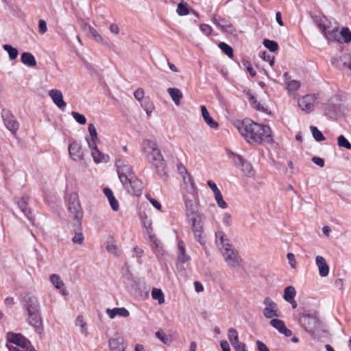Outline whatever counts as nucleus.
<instances>
[{"instance_id": "obj_1", "label": "nucleus", "mask_w": 351, "mask_h": 351, "mask_svg": "<svg viewBox=\"0 0 351 351\" xmlns=\"http://www.w3.org/2000/svg\"><path fill=\"white\" fill-rule=\"evenodd\" d=\"M241 134L250 144L260 145L263 142L273 143L271 128L266 125L245 120L239 127Z\"/></svg>"}, {"instance_id": "obj_2", "label": "nucleus", "mask_w": 351, "mask_h": 351, "mask_svg": "<svg viewBox=\"0 0 351 351\" xmlns=\"http://www.w3.org/2000/svg\"><path fill=\"white\" fill-rule=\"evenodd\" d=\"M143 152L148 162L156 169L158 175L164 179L167 178L163 156L157 144L151 140H145L143 143Z\"/></svg>"}, {"instance_id": "obj_3", "label": "nucleus", "mask_w": 351, "mask_h": 351, "mask_svg": "<svg viewBox=\"0 0 351 351\" xmlns=\"http://www.w3.org/2000/svg\"><path fill=\"white\" fill-rule=\"evenodd\" d=\"M186 217L191 224V228L197 241L201 244L204 243V225L206 220L205 215L197 212L191 213Z\"/></svg>"}, {"instance_id": "obj_4", "label": "nucleus", "mask_w": 351, "mask_h": 351, "mask_svg": "<svg viewBox=\"0 0 351 351\" xmlns=\"http://www.w3.org/2000/svg\"><path fill=\"white\" fill-rule=\"evenodd\" d=\"M117 171L119 178L125 188H128V180L134 176L132 168L122 159L116 160Z\"/></svg>"}, {"instance_id": "obj_5", "label": "nucleus", "mask_w": 351, "mask_h": 351, "mask_svg": "<svg viewBox=\"0 0 351 351\" xmlns=\"http://www.w3.org/2000/svg\"><path fill=\"white\" fill-rule=\"evenodd\" d=\"M68 209L76 220L78 226L81 225V220L83 213L79 201V196L77 193H71L68 197Z\"/></svg>"}, {"instance_id": "obj_6", "label": "nucleus", "mask_w": 351, "mask_h": 351, "mask_svg": "<svg viewBox=\"0 0 351 351\" xmlns=\"http://www.w3.org/2000/svg\"><path fill=\"white\" fill-rule=\"evenodd\" d=\"M7 347L10 351H12V348H19L21 347H32L29 341L21 334L8 333L7 335Z\"/></svg>"}, {"instance_id": "obj_7", "label": "nucleus", "mask_w": 351, "mask_h": 351, "mask_svg": "<svg viewBox=\"0 0 351 351\" xmlns=\"http://www.w3.org/2000/svg\"><path fill=\"white\" fill-rule=\"evenodd\" d=\"M301 326L308 332L314 333L319 327V321L314 315L303 314L299 319Z\"/></svg>"}, {"instance_id": "obj_8", "label": "nucleus", "mask_w": 351, "mask_h": 351, "mask_svg": "<svg viewBox=\"0 0 351 351\" xmlns=\"http://www.w3.org/2000/svg\"><path fill=\"white\" fill-rule=\"evenodd\" d=\"M265 308L263 311L264 316L267 319H271L273 317H278L280 316V311L276 303H275L270 298L267 297L265 298L263 301Z\"/></svg>"}, {"instance_id": "obj_9", "label": "nucleus", "mask_w": 351, "mask_h": 351, "mask_svg": "<svg viewBox=\"0 0 351 351\" xmlns=\"http://www.w3.org/2000/svg\"><path fill=\"white\" fill-rule=\"evenodd\" d=\"M315 101L316 97L315 95H306L298 99V106L302 111L308 113L313 110Z\"/></svg>"}, {"instance_id": "obj_10", "label": "nucleus", "mask_w": 351, "mask_h": 351, "mask_svg": "<svg viewBox=\"0 0 351 351\" xmlns=\"http://www.w3.org/2000/svg\"><path fill=\"white\" fill-rule=\"evenodd\" d=\"M215 243L221 252L232 247L228 236L221 230L215 232Z\"/></svg>"}, {"instance_id": "obj_11", "label": "nucleus", "mask_w": 351, "mask_h": 351, "mask_svg": "<svg viewBox=\"0 0 351 351\" xmlns=\"http://www.w3.org/2000/svg\"><path fill=\"white\" fill-rule=\"evenodd\" d=\"M2 117L5 127L13 134H16L19 125L14 116L9 111H3L2 113Z\"/></svg>"}, {"instance_id": "obj_12", "label": "nucleus", "mask_w": 351, "mask_h": 351, "mask_svg": "<svg viewBox=\"0 0 351 351\" xmlns=\"http://www.w3.org/2000/svg\"><path fill=\"white\" fill-rule=\"evenodd\" d=\"M70 157L75 161H80L84 159V152L82 145L77 141L72 142L69 147Z\"/></svg>"}, {"instance_id": "obj_13", "label": "nucleus", "mask_w": 351, "mask_h": 351, "mask_svg": "<svg viewBox=\"0 0 351 351\" xmlns=\"http://www.w3.org/2000/svg\"><path fill=\"white\" fill-rule=\"evenodd\" d=\"M48 95L58 108L61 110H64L65 108L66 103L64 101L63 95L61 90L58 89H51L49 91Z\"/></svg>"}, {"instance_id": "obj_14", "label": "nucleus", "mask_w": 351, "mask_h": 351, "mask_svg": "<svg viewBox=\"0 0 351 351\" xmlns=\"http://www.w3.org/2000/svg\"><path fill=\"white\" fill-rule=\"evenodd\" d=\"M128 186V188L126 189L130 193L136 196L141 194L143 187V183L135 176L132 179H129Z\"/></svg>"}, {"instance_id": "obj_15", "label": "nucleus", "mask_w": 351, "mask_h": 351, "mask_svg": "<svg viewBox=\"0 0 351 351\" xmlns=\"http://www.w3.org/2000/svg\"><path fill=\"white\" fill-rule=\"evenodd\" d=\"M221 254L223 256L224 260L228 263H239L242 261V258L239 255V252L232 247L221 252Z\"/></svg>"}, {"instance_id": "obj_16", "label": "nucleus", "mask_w": 351, "mask_h": 351, "mask_svg": "<svg viewBox=\"0 0 351 351\" xmlns=\"http://www.w3.org/2000/svg\"><path fill=\"white\" fill-rule=\"evenodd\" d=\"M109 347L110 351H125L123 337L116 334L109 340Z\"/></svg>"}, {"instance_id": "obj_17", "label": "nucleus", "mask_w": 351, "mask_h": 351, "mask_svg": "<svg viewBox=\"0 0 351 351\" xmlns=\"http://www.w3.org/2000/svg\"><path fill=\"white\" fill-rule=\"evenodd\" d=\"M24 306L28 314L40 313L38 300L34 296L27 297Z\"/></svg>"}, {"instance_id": "obj_18", "label": "nucleus", "mask_w": 351, "mask_h": 351, "mask_svg": "<svg viewBox=\"0 0 351 351\" xmlns=\"http://www.w3.org/2000/svg\"><path fill=\"white\" fill-rule=\"evenodd\" d=\"M88 147L91 149V155L95 162H106L108 161L109 156L108 155L102 154L98 149L97 144L92 143V144L90 145H88Z\"/></svg>"}, {"instance_id": "obj_19", "label": "nucleus", "mask_w": 351, "mask_h": 351, "mask_svg": "<svg viewBox=\"0 0 351 351\" xmlns=\"http://www.w3.org/2000/svg\"><path fill=\"white\" fill-rule=\"evenodd\" d=\"M27 320L38 333L40 334L42 332L43 327L40 313L28 314Z\"/></svg>"}, {"instance_id": "obj_20", "label": "nucleus", "mask_w": 351, "mask_h": 351, "mask_svg": "<svg viewBox=\"0 0 351 351\" xmlns=\"http://www.w3.org/2000/svg\"><path fill=\"white\" fill-rule=\"evenodd\" d=\"M270 324L276 328L280 333L283 334L285 337H290L292 335L291 330L288 329L285 322L279 319H272Z\"/></svg>"}, {"instance_id": "obj_21", "label": "nucleus", "mask_w": 351, "mask_h": 351, "mask_svg": "<svg viewBox=\"0 0 351 351\" xmlns=\"http://www.w3.org/2000/svg\"><path fill=\"white\" fill-rule=\"evenodd\" d=\"M106 312L110 319H114L116 316L128 317L130 315V312L124 307L107 308Z\"/></svg>"}, {"instance_id": "obj_22", "label": "nucleus", "mask_w": 351, "mask_h": 351, "mask_svg": "<svg viewBox=\"0 0 351 351\" xmlns=\"http://www.w3.org/2000/svg\"><path fill=\"white\" fill-rule=\"evenodd\" d=\"M151 246L156 254H162L164 250L161 241L157 238L154 233L148 236Z\"/></svg>"}, {"instance_id": "obj_23", "label": "nucleus", "mask_w": 351, "mask_h": 351, "mask_svg": "<svg viewBox=\"0 0 351 351\" xmlns=\"http://www.w3.org/2000/svg\"><path fill=\"white\" fill-rule=\"evenodd\" d=\"M201 112L202 116L206 123V124L210 126L211 128L217 129L219 126V124L217 121H215L210 115L207 108L205 106H201Z\"/></svg>"}, {"instance_id": "obj_24", "label": "nucleus", "mask_w": 351, "mask_h": 351, "mask_svg": "<svg viewBox=\"0 0 351 351\" xmlns=\"http://www.w3.org/2000/svg\"><path fill=\"white\" fill-rule=\"evenodd\" d=\"M88 131L90 136L89 137L86 138L88 145H90L92 143L97 144V143L99 141V138L96 128L93 123H89Z\"/></svg>"}, {"instance_id": "obj_25", "label": "nucleus", "mask_w": 351, "mask_h": 351, "mask_svg": "<svg viewBox=\"0 0 351 351\" xmlns=\"http://www.w3.org/2000/svg\"><path fill=\"white\" fill-rule=\"evenodd\" d=\"M167 92L174 104L176 106H179L181 99L183 97L181 90L177 88H169Z\"/></svg>"}, {"instance_id": "obj_26", "label": "nucleus", "mask_w": 351, "mask_h": 351, "mask_svg": "<svg viewBox=\"0 0 351 351\" xmlns=\"http://www.w3.org/2000/svg\"><path fill=\"white\" fill-rule=\"evenodd\" d=\"M178 258L182 263L190 261V256L186 254L184 244L182 241L178 242Z\"/></svg>"}, {"instance_id": "obj_27", "label": "nucleus", "mask_w": 351, "mask_h": 351, "mask_svg": "<svg viewBox=\"0 0 351 351\" xmlns=\"http://www.w3.org/2000/svg\"><path fill=\"white\" fill-rule=\"evenodd\" d=\"M89 34L91 36V37L98 43H100L104 46L109 47L108 42L104 39L98 32L97 31L94 29L90 25H88V27Z\"/></svg>"}, {"instance_id": "obj_28", "label": "nucleus", "mask_w": 351, "mask_h": 351, "mask_svg": "<svg viewBox=\"0 0 351 351\" xmlns=\"http://www.w3.org/2000/svg\"><path fill=\"white\" fill-rule=\"evenodd\" d=\"M17 204L19 208L21 210L23 214L28 218L30 219V210L28 208V197H22L17 200Z\"/></svg>"}, {"instance_id": "obj_29", "label": "nucleus", "mask_w": 351, "mask_h": 351, "mask_svg": "<svg viewBox=\"0 0 351 351\" xmlns=\"http://www.w3.org/2000/svg\"><path fill=\"white\" fill-rule=\"evenodd\" d=\"M212 21L223 31L229 32L232 28V25L230 23H227L223 19L217 17L216 15L213 16Z\"/></svg>"}, {"instance_id": "obj_30", "label": "nucleus", "mask_w": 351, "mask_h": 351, "mask_svg": "<svg viewBox=\"0 0 351 351\" xmlns=\"http://www.w3.org/2000/svg\"><path fill=\"white\" fill-rule=\"evenodd\" d=\"M21 62L29 66H35L36 65V61L34 56L29 52H24L21 56Z\"/></svg>"}, {"instance_id": "obj_31", "label": "nucleus", "mask_w": 351, "mask_h": 351, "mask_svg": "<svg viewBox=\"0 0 351 351\" xmlns=\"http://www.w3.org/2000/svg\"><path fill=\"white\" fill-rule=\"evenodd\" d=\"M141 222L143 227L145 229L146 234L149 236L154 233V229L152 226V221L147 216H141Z\"/></svg>"}, {"instance_id": "obj_32", "label": "nucleus", "mask_w": 351, "mask_h": 351, "mask_svg": "<svg viewBox=\"0 0 351 351\" xmlns=\"http://www.w3.org/2000/svg\"><path fill=\"white\" fill-rule=\"evenodd\" d=\"M300 86V82L295 80H289L286 83V88L289 94L298 90Z\"/></svg>"}, {"instance_id": "obj_33", "label": "nucleus", "mask_w": 351, "mask_h": 351, "mask_svg": "<svg viewBox=\"0 0 351 351\" xmlns=\"http://www.w3.org/2000/svg\"><path fill=\"white\" fill-rule=\"evenodd\" d=\"M295 295H296V291H295V288L292 286H289V287H286L284 291L283 298L287 302H291V300H293V299H295Z\"/></svg>"}, {"instance_id": "obj_34", "label": "nucleus", "mask_w": 351, "mask_h": 351, "mask_svg": "<svg viewBox=\"0 0 351 351\" xmlns=\"http://www.w3.org/2000/svg\"><path fill=\"white\" fill-rule=\"evenodd\" d=\"M241 169L247 177L251 178L254 176V171L252 165L246 160L241 165Z\"/></svg>"}, {"instance_id": "obj_35", "label": "nucleus", "mask_w": 351, "mask_h": 351, "mask_svg": "<svg viewBox=\"0 0 351 351\" xmlns=\"http://www.w3.org/2000/svg\"><path fill=\"white\" fill-rule=\"evenodd\" d=\"M75 325L80 328V332L86 335H88L87 323L82 315H78L75 319Z\"/></svg>"}, {"instance_id": "obj_36", "label": "nucleus", "mask_w": 351, "mask_h": 351, "mask_svg": "<svg viewBox=\"0 0 351 351\" xmlns=\"http://www.w3.org/2000/svg\"><path fill=\"white\" fill-rule=\"evenodd\" d=\"M152 297L154 300H158L159 304L165 302L164 293L160 289L154 288L152 291Z\"/></svg>"}, {"instance_id": "obj_37", "label": "nucleus", "mask_w": 351, "mask_h": 351, "mask_svg": "<svg viewBox=\"0 0 351 351\" xmlns=\"http://www.w3.org/2000/svg\"><path fill=\"white\" fill-rule=\"evenodd\" d=\"M247 97L249 99V101L251 104V106L258 111H264L265 108L256 99V98L254 97V95L251 93H247Z\"/></svg>"}, {"instance_id": "obj_38", "label": "nucleus", "mask_w": 351, "mask_h": 351, "mask_svg": "<svg viewBox=\"0 0 351 351\" xmlns=\"http://www.w3.org/2000/svg\"><path fill=\"white\" fill-rule=\"evenodd\" d=\"M184 205L186 216L189 215L191 213H195L198 212L192 200L185 198Z\"/></svg>"}, {"instance_id": "obj_39", "label": "nucleus", "mask_w": 351, "mask_h": 351, "mask_svg": "<svg viewBox=\"0 0 351 351\" xmlns=\"http://www.w3.org/2000/svg\"><path fill=\"white\" fill-rule=\"evenodd\" d=\"M155 335L158 339H159L163 343L166 345H169L172 341L171 337L169 335L165 334L164 332L161 330L157 331Z\"/></svg>"}, {"instance_id": "obj_40", "label": "nucleus", "mask_w": 351, "mask_h": 351, "mask_svg": "<svg viewBox=\"0 0 351 351\" xmlns=\"http://www.w3.org/2000/svg\"><path fill=\"white\" fill-rule=\"evenodd\" d=\"M228 337L231 343V344L233 346L235 343H237L239 342V335L238 332L236 329L233 328H230L228 330Z\"/></svg>"}, {"instance_id": "obj_41", "label": "nucleus", "mask_w": 351, "mask_h": 351, "mask_svg": "<svg viewBox=\"0 0 351 351\" xmlns=\"http://www.w3.org/2000/svg\"><path fill=\"white\" fill-rule=\"evenodd\" d=\"M3 48L4 49L5 51H6L9 55V57L11 60H14L17 58L18 55H19V51L18 50L13 47L12 45H4L3 46Z\"/></svg>"}, {"instance_id": "obj_42", "label": "nucleus", "mask_w": 351, "mask_h": 351, "mask_svg": "<svg viewBox=\"0 0 351 351\" xmlns=\"http://www.w3.org/2000/svg\"><path fill=\"white\" fill-rule=\"evenodd\" d=\"M310 130L312 132L313 136L316 141L320 142L325 140V137L320 130L315 126H311Z\"/></svg>"}, {"instance_id": "obj_43", "label": "nucleus", "mask_w": 351, "mask_h": 351, "mask_svg": "<svg viewBox=\"0 0 351 351\" xmlns=\"http://www.w3.org/2000/svg\"><path fill=\"white\" fill-rule=\"evenodd\" d=\"M215 199L218 206L222 209H225L228 207L227 203L223 200L221 191H219L214 194Z\"/></svg>"}, {"instance_id": "obj_44", "label": "nucleus", "mask_w": 351, "mask_h": 351, "mask_svg": "<svg viewBox=\"0 0 351 351\" xmlns=\"http://www.w3.org/2000/svg\"><path fill=\"white\" fill-rule=\"evenodd\" d=\"M177 13L180 16H185L189 13L188 5L183 1L180 2L177 7Z\"/></svg>"}, {"instance_id": "obj_45", "label": "nucleus", "mask_w": 351, "mask_h": 351, "mask_svg": "<svg viewBox=\"0 0 351 351\" xmlns=\"http://www.w3.org/2000/svg\"><path fill=\"white\" fill-rule=\"evenodd\" d=\"M264 46L268 49L270 51L274 52L278 49V43L274 40L269 39H265L263 41Z\"/></svg>"}, {"instance_id": "obj_46", "label": "nucleus", "mask_w": 351, "mask_h": 351, "mask_svg": "<svg viewBox=\"0 0 351 351\" xmlns=\"http://www.w3.org/2000/svg\"><path fill=\"white\" fill-rule=\"evenodd\" d=\"M219 47L229 58L233 57V50H232V48L230 45H228V44H226L225 43L221 42L219 44Z\"/></svg>"}, {"instance_id": "obj_47", "label": "nucleus", "mask_w": 351, "mask_h": 351, "mask_svg": "<svg viewBox=\"0 0 351 351\" xmlns=\"http://www.w3.org/2000/svg\"><path fill=\"white\" fill-rule=\"evenodd\" d=\"M337 144L341 147L347 149H351V144L343 135H340L337 138Z\"/></svg>"}, {"instance_id": "obj_48", "label": "nucleus", "mask_w": 351, "mask_h": 351, "mask_svg": "<svg viewBox=\"0 0 351 351\" xmlns=\"http://www.w3.org/2000/svg\"><path fill=\"white\" fill-rule=\"evenodd\" d=\"M50 280L51 283L56 287V288L58 289H60L64 287V283L60 280V277L56 274L51 275Z\"/></svg>"}, {"instance_id": "obj_49", "label": "nucleus", "mask_w": 351, "mask_h": 351, "mask_svg": "<svg viewBox=\"0 0 351 351\" xmlns=\"http://www.w3.org/2000/svg\"><path fill=\"white\" fill-rule=\"evenodd\" d=\"M106 250L110 254H112L114 256H118L121 254V251L117 245L113 243L108 244L106 247Z\"/></svg>"}, {"instance_id": "obj_50", "label": "nucleus", "mask_w": 351, "mask_h": 351, "mask_svg": "<svg viewBox=\"0 0 351 351\" xmlns=\"http://www.w3.org/2000/svg\"><path fill=\"white\" fill-rule=\"evenodd\" d=\"M71 115L73 117V119L80 124L84 125L86 122V117L78 112H72Z\"/></svg>"}, {"instance_id": "obj_51", "label": "nucleus", "mask_w": 351, "mask_h": 351, "mask_svg": "<svg viewBox=\"0 0 351 351\" xmlns=\"http://www.w3.org/2000/svg\"><path fill=\"white\" fill-rule=\"evenodd\" d=\"M84 237L82 231L76 232L72 239V241L75 244L81 245L84 241Z\"/></svg>"}, {"instance_id": "obj_52", "label": "nucleus", "mask_w": 351, "mask_h": 351, "mask_svg": "<svg viewBox=\"0 0 351 351\" xmlns=\"http://www.w3.org/2000/svg\"><path fill=\"white\" fill-rule=\"evenodd\" d=\"M141 106L146 111V113L148 116L151 114L154 110V105L149 101H145L143 103L141 104Z\"/></svg>"}, {"instance_id": "obj_53", "label": "nucleus", "mask_w": 351, "mask_h": 351, "mask_svg": "<svg viewBox=\"0 0 351 351\" xmlns=\"http://www.w3.org/2000/svg\"><path fill=\"white\" fill-rule=\"evenodd\" d=\"M231 157H232L233 163L236 166L241 167V165L245 161V160L243 158V157L241 156L234 154V153H231Z\"/></svg>"}, {"instance_id": "obj_54", "label": "nucleus", "mask_w": 351, "mask_h": 351, "mask_svg": "<svg viewBox=\"0 0 351 351\" xmlns=\"http://www.w3.org/2000/svg\"><path fill=\"white\" fill-rule=\"evenodd\" d=\"M222 223L224 226L229 227L232 224V219L230 213H226L223 215L221 218Z\"/></svg>"}, {"instance_id": "obj_55", "label": "nucleus", "mask_w": 351, "mask_h": 351, "mask_svg": "<svg viewBox=\"0 0 351 351\" xmlns=\"http://www.w3.org/2000/svg\"><path fill=\"white\" fill-rule=\"evenodd\" d=\"M145 197L149 200L152 205L157 210H160L162 208L160 203L156 199L152 198L149 194H146Z\"/></svg>"}, {"instance_id": "obj_56", "label": "nucleus", "mask_w": 351, "mask_h": 351, "mask_svg": "<svg viewBox=\"0 0 351 351\" xmlns=\"http://www.w3.org/2000/svg\"><path fill=\"white\" fill-rule=\"evenodd\" d=\"M38 32L40 34H44L47 32V23L43 19L38 21Z\"/></svg>"}, {"instance_id": "obj_57", "label": "nucleus", "mask_w": 351, "mask_h": 351, "mask_svg": "<svg viewBox=\"0 0 351 351\" xmlns=\"http://www.w3.org/2000/svg\"><path fill=\"white\" fill-rule=\"evenodd\" d=\"M341 33L346 43H349L351 41V32L348 28H343Z\"/></svg>"}, {"instance_id": "obj_58", "label": "nucleus", "mask_w": 351, "mask_h": 351, "mask_svg": "<svg viewBox=\"0 0 351 351\" xmlns=\"http://www.w3.org/2000/svg\"><path fill=\"white\" fill-rule=\"evenodd\" d=\"M145 96L144 90L142 88H137L134 93V97L138 101H141Z\"/></svg>"}, {"instance_id": "obj_59", "label": "nucleus", "mask_w": 351, "mask_h": 351, "mask_svg": "<svg viewBox=\"0 0 351 351\" xmlns=\"http://www.w3.org/2000/svg\"><path fill=\"white\" fill-rule=\"evenodd\" d=\"M319 274L322 277H325L328 274L329 267L328 265H318Z\"/></svg>"}, {"instance_id": "obj_60", "label": "nucleus", "mask_w": 351, "mask_h": 351, "mask_svg": "<svg viewBox=\"0 0 351 351\" xmlns=\"http://www.w3.org/2000/svg\"><path fill=\"white\" fill-rule=\"evenodd\" d=\"M108 202L111 208L114 211H117L119 209V204L115 197H111V198L108 199Z\"/></svg>"}, {"instance_id": "obj_61", "label": "nucleus", "mask_w": 351, "mask_h": 351, "mask_svg": "<svg viewBox=\"0 0 351 351\" xmlns=\"http://www.w3.org/2000/svg\"><path fill=\"white\" fill-rule=\"evenodd\" d=\"M199 27L201 31L206 36H209L211 34L213 29L210 25L207 24H201Z\"/></svg>"}, {"instance_id": "obj_62", "label": "nucleus", "mask_w": 351, "mask_h": 351, "mask_svg": "<svg viewBox=\"0 0 351 351\" xmlns=\"http://www.w3.org/2000/svg\"><path fill=\"white\" fill-rule=\"evenodd\" d=\"M261 57L264 60L268 61L269 62L270 66L274 65V56H271L269 54H268L267 52L264 51L262 53Z\"/></svg>"}, {"instance_id": "obj_63", "label": "nucleus", "mask_w": 351, "mask_h": 351, "mask_svg": "<svg viewBox=\"0 0 351 351\" xmlns=\"http://www.w3.org/2000/svg\"><path fill=\"white\" fill-rule=\"evenodd\" d=\"M244 66L246 68L247 71L250 73L252 77H254L256 75V71L254 70L250 63L248 61H243V62Z\"/></svg>"}, {"instance_id": "obj_64", "label": "nucleus", "mask_w": 351, "mask_h": 351, "mask_svg": "<svg viewBox=\"0 0 351 351\" xmlns=\"http://www.w3.org/2000/svg\"><path fill=\"white\" fill-rule=\"evenodd\" d=\"M233 346L236 351H247L245 344L243 342L239 341L237 343L234 344Z\"/></svg>"}]
</instances>
